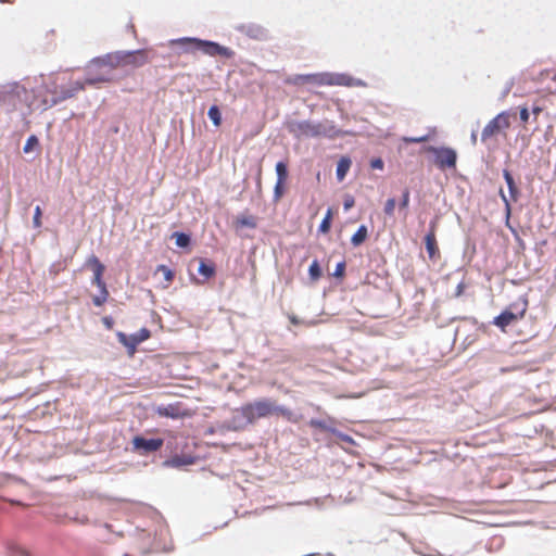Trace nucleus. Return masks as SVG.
I'll use <instances>...</instances> for the list:
<instances>
[{"label":"nucleus","mask_w":556,"mask_h":556,"mask_svg":"<svg viewBox=\"0 0 556 556\" xmlns=\"http://www.w3.org/2000/svg\"><path fill=\"white\" fill-rule=\"evenodd\" d=\"M528 299L520 298L517 302L509 304L498 316L493 320V324L505 331L506 327L522 319L528 309Z\"/></svg>","instance_id":"obj_6"},{"label":"nucleus","mask_w":556,"mask_h":556,"mask_svg":"<svg viewBox=\"0 0 556 556\" xmlns=\"http://www.w3.org/2000/svg\"><path fill=\"white\" fill-rule=\"evenodd\" d=\"M41 215H42L41 207L39 205H37L35 207L34 218H33L34 227H36V228L41 227Z\"/></svg>","instance_id":"obj_31"},{"label":"nucleus","mask_w":556,"mask_h":556,"mask_svg":"<svg viewBox=\"0 0 556 556\" xmlns=\"http://www.w3.org/2000/svg\"><path fill=\"white\" fill-rule=\"evenodd\" d=\"M151 336V332L147 328L140 329L138 332L132 333L130 336H126L125 333H118V339L122 344H124L128 349V354L132 356L136 352L138 344L148 340Z\"/></svg>","instance_id":"obj_11"},{"label":"nucleus","mask_w":556,"mask_h":556,"mask_svg":"<svg viewBox=\"0 0 556 556\" xmlns=\"http://www.w3.org/2000/svg\"><path fill=\"white\" fill-rule=\"evenodd\" d=\"M26 88L18 83H11L0 88V101L16 105L17 102L26 101Z\"/></svg>","instance_id":"obj_8"},{"label":"nucleus","mask_w":556,"mask_h":556,"mask_svg":"<svg viewBox=\"0 0 556 556\" xmlns=\"http://www.w3.org/2000/svg\"><path fill=\"white\" fill-rule=\"evenodd\" d=\"M207 115L210 117V119L212 121V123L216 126V127H219L220 124H222V114H220V111L218 109L217 105H212L207 112Z\"/></svg>","instance_id":"obj_22"},{"label":"nucleus","mask_w":556,"mask_h":556,"mask_svg":"<svg viewBox=\"0 0 556 556\" xmlns=\"http://www.w3.org/2000/svg\"><path fill=\"white\" fill-rule=\"evenodd\" d=\"M157 270H161V271H163V273H164L165 279H166L167 281H172V280H173V278H174V274H173V271H172L167 266H165V265H160V266H159V268H157Z\"/></svg>","instance_id":"obj_35"},{"label":"nucleus","mask_w":556,"mask_h":556,"mask_svg":"<svg viewBox=\"0 0 556 556\" xmlns=\"http://www.w3.org/2000/svg\"><path fill=\"white\" fill-rule=\"evenodd\" d=\"M194 463V458L191 457V456H179V455H176L174 456L170 460H169V464L174 467H181V466H185V465H191Z\"/></svg>","instance_id":"obj_21"},{"label":"nucleus","mask_w":556,"mask_h":556,"mask_svg":"<svg viewBox=\"0 0 556 556\" xmlns=\"http://www.w3.org/2000/svg\"><path fill=\"white\" fill-rule=\"evenodd\" d=\"M344 273H345V263L344 262L338 263L337 266H336L333 276L341 278V277L344 276Z\"/></svg>","instance_id":"obj_34"},{"label":"nucleus","mask_w":556,"mask_h":556,"mask_svg":"<svg viewBox=\"0 0 556 556\" xmlns=\"http://www.w3.org/2000/svg\"><path fill=\"white\" fill-rule=\"evenodd\" d=\"M354 205V199L353 198H349L344 201V210L348 211L350 210L352 206Z\"/></svg>","instance_id":"obj_40"},{"label":"nucleus","mask_w":556,"mask_h":556,"mask_svg":"<svg viewBox=\"0 0 556 556\" xmlns=\"http://www.w3.org/2000/svg\"><path fill=\"white\" fill-rule=\"evenodd\" d=\"M150 52L151 51L149 49H139L134 51L108 53V66H118V68H138L150 62Z\"/></svg>","instance_id":"obj_5"},{"label":"nucleus","mask_w":556,"mask_h":556,"mask_svg":"<svg viewBox=\"0 0 556 556\" xmlns=\"http://www.w3.org/2000/svg\"><path fill=\"white\" fill-rule=\"evenodd\" d=\"M309 277L313 281H317L321 277V268L318 261H313L308 268Z\"/></svg>","instance_id":"obj_25"},{"label":"nucleus","mask_w":556,"mask_h":556,"mask_svg":"<svg viewBox=\"0 0 556 556\" xmlns=\"http://www.w3.org/2000/svg\"><path fill=\"white\" fill-rule=\"evenodd\" d=\"M426 250L431 261L440 257V251L435 238V225L431 224L429 232L425 237Z\"/></svg>","instance_id":"obj_13"},{"label":"nucleus","mask_w":556,"mask_h":556,"mask_svg":"<svg viewBox=\"0 0 556 556\" xmlns=\"http://www.w3.org/2000/svg\"><path fill=\"white\" fill-rule=\"evenodd\" d=\"M333 212L331 208H328L324 219L321 220L319 225V231L323 233H327L330 230L331 227V220H332Z\"/></svg>","instance_id":"obj_23"},{"label":"nucleus","mask_w":556,"mask_h":556,"mask_svg":"<svg viewBox=\"0 0 556 556\" xmlns=\"http://www.w3.org/2000/svg\"><path fill=\"white\" fill-rule=\"evenodd\" d=\"M87 265L91 268L93 273L92 285L97 286L100 291H108L106 285L103 280V274L105 270L104 265L99 261L96 255H91L87 260Z\"/></svg>","instance_id":"obj_12"},{"label":"nucleus","mask_w":556,"mask_h":556,"mask_svg":"<svg viewBox=\"0 0 556 556\" xmlns=\"http://www.w3.org/2000/svg\"><path fill=\"white\" fill-rule=\"evenodd\" d=\"M233 226L237 230L245 228V227L252 228V229L256 228V226H257L256 217L253 215H247V214L239 215L236 217V219L233 222Z\"/></svg>","instance_id":"obj_15"},{"label":"nucleus","mask_w":556,"mask_h":556,"mask_svg":"<svg viewBox=\"0 0 556 556\" xmlns=\"http://www.w3.org/2000/svg\"><path fill=\"white\" fill-rule=\"evenodd\" d=\"M157 414L164 417L178 418L180 416L178 407L175 405H167L157 408Z\"/></svg>","instance_id":"obj_20"},{"label":"nucleus","mask_w":556,"mask_h":556,"mask_svg":"<svg viewBox=\"0 0 556 556\" xmlns=\"http://www.w3.org/2000/svg\"><path fill=\"white\" fill-rule=\"evenodd\" d=\"M503 176H504V179L507 184V187H508V190H509V193H510V198L514 200V201H517L518 199V188L515 184V180H514V177L513 175L510 174V172L508 169H504L503 170Z\"/></svg>","instance_id":"obj_18"},{"label":"nucleus","mask_w":556,"mask_h":556,"mask_svg":"<svg viewBox=\"0 0 556 556\" xmlns=\"http://www.w3.org/2000/svg\"><path fill=\"white\" fill-rule=\"evenodd\" d=\"M240 414L251 424L260 418H265L271 415H280L288 420H292L293 417L291 409L283 406H277L275 401L270 399H261L247 403L240 407Z\"/></svg>","instance_id":"obj_3"},{"label":"nucleus","mask_w":556,"mask_h":556,"mask_svg":"<svg viewBox=\"0 0 556 556\" xmlns=\"http://www.w3.org/2000/svg\"><path fill=\"white\" fill-rule=\"evenodd\" d=\"M173 237L176 239V244L179 248H186L190 244V237L184 232H175Z\"/></svg>","instance_id":"obj_26"},{"label":"nucleus","mask_w":556,"mask_h":556,"mask_svg":"<svg viewBox=\"0 0 556 556\" xmlns=\"http://www.w3.org/2000/svg\"><path fill=\"white\" fill-rule=\"evenodd\" d=\"M510 114L507 111L501 112L494 118H492L483 128L481 134V140L486 141L489 138L497 135L500 131L509 128L510 126Z\"/></svg>","instance_id":"obj_7"},{"label":"nucleus","mask_w":556,"mask_h":556,"mask_svg":"<svg viewBox=\"0 0 556 556\" xmlns=\"http://www.w3.org/2000/svg\"><path fill=\"white\" fill-rule=\"evenodd\" d=\"M296 83H312L317 85H330L331 79L328 75L325 74H308V75H300L295 78Z\"/></svg>","instance_id":"obj_14"},{"label":"nucleus","mask_w":556,"mask_h":556,"mask_svg":"<svg viewBox=\"0 0 556 556\" xmlns=\"http://www.w3.org/2000/svg\"><path fill=\"white\" fill-rule=\"evenodd\" d=\"M311 425L315 426V427H319L321 424L319 421L312 420Z\"/></svg>","instance_id":"obj_44"},{"label":"nucleus","mask_w":556,"mask_h":556,"mask_svg":"<svg viewBox=\"0 0 556 556\" xmlns=\"http://www.w3.org/2000/svg\"><path fill=\"white\" fill-rule=\"evenodd\" d=\"M519 115H520L521 122L523 124H527L530 115H529V111L526 106L520 108Z\"/></svg>","instance_id":"obj_36"},{"label":"nucleus","mask_w":556,"mask_h":556,"mask_svg":"<svg viewBox=\"0 0 556 556\" xmlns=\"http://www.w3.org/2000/svg\"><path fill=\"white\" fill-rule=\"evenodd\" d=\"M198 271L204 277L205 280H207L215 275V266L211 262L200 260Z\"/></svg>","instance_id":"obj_17"},{"label":"nucleus","mask_w":556,"mask_h":556,"mask_svg":"<svg viewBox=\"0 0 556 556\" xmlns=\"http://www.w3.org/2000/svg\"><path fill=\"white\" fill-rule=\"evenodd\" d=\"M395 205H396L395 199H393V198L388 199L384 204V213L389 216H392L394 213Z\"/></svg>","instance_id":"obj_32"},{"label":"nucleus","mask_w":556,"mask_h":556,"mask_svg":"<svg viewBox=\"0 0 556 556\" xmlns=\"http://www.w3.org/2000/svg\"><path fill=\"white\" fill-rule=\"evenodd\" d=\"M131 444L134 452L140 455H147L149 453L160 451L164 444V440L161 438L146 439L143 437L136 435L134 437Z\"/></svg>","instance_id":"obj_10"},{"label":"nucleus","mask_w":556,"mask_h":556,"mask_svg":"<svg viewBox=\"0 0 556 556\" xmlns=\"http://www.w3.org/2000/svg\"><path fill=\"white\" fill-rule=\"evenodd\" d=\"M277 181L287 182L288 179V167L285 162H278L276 164Z\"/></svg>","instance_id":"obj_24"},{"label":"nucleus","mask_w":556,"mask_h":556,"mask_svg":"<svg viewBox=\"0 0 556 556\" xmlns=\"http://www.w3.org/2000/svg\"><path fill=\"white\" fill-rule=\"evenodd\" d=\"M464 289H465V285L463 282H460L457 288H456V295L459 296L463 294L464 292Z\"/></svg>","instance_id":"obj_41"},{"label":"nucleus","mask_w":556,"mask_h":556,"mask_svg":"<svg viewBox=\"0 0 556 556\" xmlns=\"http://www.w3.org/2000/svg\"><path fill=\"white\" fill-rule=\"evenodd\" d=\"M170 47H179L182 53L192 54L197 51H201L202 53L216 56L220 55L226 59H230L235 55V52L224 46H220L217 42L202 40L192 37H184L178 39H173L169 41Z\"/></svg>","instance_id":"obj_2"},{"label":"nucleus","mask_w":556,"mask_h":556,"mask_svg":"<svg viewBox=\"0 0 556 556\" xmlns=\"http://www.w3.org/2000/svg\"><path fill=\"white\" fill-rule=\"evenodd\" d=\"M500 195L504 202V205H505V210H506V216H507V222L509 220V216H510V211H511V206H510V202L508 200V198L505 195L504 191L501 189L500 190Z\"/></svg>","instance_id":"obj_33"},{"label":"nucleus","mask_w":556,"mask_h":556,"mask_svg":"<svg viewBox=\"0 0 556 556\" xmlns=\"http://www.w3.org/2000/svg\"><path fill=\"white\" fill-rule=\"evenodd\" d=\"M352 165V161L349 156H342L337 165V178L339 181H342L348 172L350 170V167Z\"/></svg>","instance_id":"obj_16"},{"label":"nucleus","mask_w":556,"mask_h":556,"mask_svg":"<svg viewBox=\"0 0 556 556\" xmlns=\"http://www.w3.org/2000/svg\"><path fill=\"white\" fill-rule=\"evenodd\" d=\"M430 139V135H424L420 137H404L403 141L406 143H421Z\"/></svg>","instance_id":"obj_30"},{"label":"nucleus","mask_w":556,"mask_h":556,"mask_svg":"<svg viewBox=\"0 0 556 556\" xmlns=\"http://www.w3.org/2000/svg\"><path fill=\"white\" fill-rule=\"evenodd\" d=\"M471 139H472V141H473V143H475V142H476V140H477V137H476V135H475V134H472Z\"/></svg>","instance_id":"obj_45"},{"label":"nucleus","mask_w":556,"mask_h":556,"mask_svg":"<svg viewBox=\"0 0 556 556\" xmlns=\"http://www.w3.org/2000/svg\"><path fill=\"white\" fill-rule=\"evenodd\" d=\"M383 165H384V164H383V161H382L381 159H379V157H378V159H372V160L370 161V166H371V168H374V169H382V168H383Z\"/></svg>","instance_id":"obj_37"},{"label":"nucleus","mask_w":556,"mask_h":556,"mask_svg":"<svg viewBox=\"0 0 556 556\" xmlns=\"http://www.w3.org/2000/svg\"><path fill=\"white\" fill-rule=\"evenodd\" d=\"M109 298V291H100L99 295L92 298V302L96 306H102Z\"/></svg>","instance_id":"obj_29"},{"label":"nucleus","mask_w":556,"mask_h":556,"mask_svg":"<svg viewBox=\"0 0 556 556\" xmlns=\"http://www.w3.org/2000/svg\"><path fill=\"white\" fill-rule=\"evenodd\" d=\"M339 438L344 443H349V444L354 443L353 439L348 434H339Z\"/></svg>","instance_id":"obj_39"},{"label":"nucleus","mask_w":556,"mask_h":556,"mask_svg":"<svg viewBox=\"0 0 556 556\" xmlns=\"http://www.w3.org/2000/svg\"><path fill=\"white\" fill-rule=\"evenodd\" d=\"M39 144V140L38 138L35 136V135H31L27 138L26 142H25V146L23 148V151L25 153H29L33 151V149L35 147H37Z\"/></svg>","instance_id":"obj_28"},{"label":"nucleus","mask_w":556,"mask_h":556,"mask_svg":"<svg viewBox=\"0 0 556 556\" xmlns=\"http://www.w3.org/2000/svg\"><path fill=\"white\" fill-rule=\"evenodd\" d=\"M368 237V230L365 225L359 226L357 231L352 236L351 242L354 247L363 244Z\"/></svg>","instance_id":"obj_19"},{"label":"nucleus","mask_w":556,"mask_h":556,"mask_svg":"<svg viewBox=\"0 0 556 556\" xmlns=\"http://www.w3.org/2000/svg\"><path fill=\"white\" fill-rule=\"evenodd\" d=\"M289 320L293 325H300L301 324L300 319L296 316H294V315L289 316Z\"/></svg>","instance_id":"obj_42"},{"label":"nucleus","mask_w":556,"mask_h":556,"mask_svg":"<svg viewBox=\"0 0 556 556\" xmlns=\"http://www.w3.org/2000/svg\"><path fill=\"white\" fill-rule=\"evenodd\" d=\"M286 184L283 181H276L275 188H274V199L275 201H279L286 191Z\"/></svg>","instance_id":"obj_27"},{"label":"nucleus","mask_w":556,"mask_h":556,"mask_svg":"<svg viewBox=\"0 0 556 556\" xmlns=\"http://www.w3.org/2000/svg\"><path fill=\"white\" fill-rule=\"evenodd\" d=\"M108 54L101 58L93 59L88 67H87V77L85 83L79 80L70 81L67 86H61L60 90H54L53 92L56 97L53 99V103H58L60 101H64L74 97L76 93L85 89V85H96L100 83H109L112 80L113 72L118 68V66H108Z\"/></svg>","instance_id":"obj_1"},{"label":"nucleus","mask_w":556,"mask_h":556,"mask_svg":"<svg viewBox=\"0 0 556 556\" xmlns=\"http://www.w3.org/2000/svg\"><path fill=\"white\" fill-rule=\"evenodd\" d=\"M409 203V191L408 189H405L403 192L402 201H401V207L406 208Z\"/></svg>","instance_id":"obj_38"},{"label":"nucleus","mask_w":556,"mask_h":556,"mask_svg":"<svg viewBox=\"0 0 556 556\" xmlns=\"http://www.w3.org/2000/svg\"><path fill=\"white\" fill-rule=\"evenodd\" d=\"M288 130L295 138H317L329 137L334 138L341 136V131L332 124L313 123L309 121L293 122L288 125Z\"/></svg>","instance_id":"obj_4"},{"label":"nucleus","mask_w":556,"mask_h":556,"mask_svg":"<svg viewBox=\"0 0 556 556\" xmlns=\"http://www.w3.org/2000/svg\"><path fill=\"white\" fill-rule=\"evenodd\" d=\"M542 112V108L540 106H533L532 113L535 115V117Z\"/></svg>","instance_id":"obj_43"},{"label":"nucleus","mask_w":556,"mask_h":556,"mask_svg":"<svg viewBox=\"0 0 556 556\" xmlns=\"http://www.w3.org/2000/svg\"><path fill=\"white\" fill-rule=\"evenodd\" d=\"M427 151L435 156V165L441 168H454L456 166L457 154L452 148L428 147Z\"/></svg>","instance_id":"obj_9"}]
</instances>
